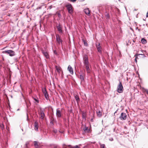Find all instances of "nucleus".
<instances>
[{"instance_id": "obj_1", "label": "nucleus", "mask_w": 148, "mask_h": 148, "mask_svg": "<svg viewBox=\"0 0 148 148\" xmlns=\"http://www.w3.org/2000/svg\"><path fill=\"white\" fill-rule=\"evenodd\" d=\"M65 7L66 8L68 13L72 14L73 13V8L72 5L69 3H68L65 5Z\"/></svg>"}, {"instance_id": "obj_2", "label": "nucleus", "mask_w": 148, "mask_h": 148, "mask_svg": "<svg viewBox=\"0 0 148 148\" xmlns=\"http://www.w3.org/2000/svg\"><path fill=\"white\" fill-rule=\"evenodd\" d=\"M117 91L119 93H122L123 91V87L120 81L119 82V83L117 87Z\"/></svg>"}, {"instance_id": "obj_3", "label": "nucleus", "mask_w": 148, "mask_h": 148, "mask_svg": "<svg viewBox=\"0 0 148 148\" xmlns=\"http://www.w3.org/2000/svg\"><path fill=\"white\" fill-rule=\"evenodd\" d=\"M3 53H7L10 56H13L15 55V52L12 50H9L3 51Z\"/></svg>"}, {"instance_id": "obj_4", "label": "nucleus", "mask_w": 148, "mask_h": 148, "mask_svg": "<svg viewBox=\"0 0 148 148\" xmlns=\"http://www.w3.org/2000/svg\"><path fill=\"white\" fill-rule=\"evenodd\" d=\"M84 59V64L85 66L88 65L89 64V62L88 61V57L86 55H85L83 57Z\"/></svg>"}, {"instance_id": "obj_5", "label": "nucleus", "mask_w": 148, "mask_h": 148, "mask_svg": "<svg viewBox=\"0 0 148 148\" xmlns=\"http://www.w3.org/2000/svg\"><path fill=\"white\" fill-rule=\"evenodd\" d=\"M41 52L44 56L47 59L49 58V55L48 52L47 51H44L43 50H42Z\"/></svg>"}, {"instance_id": "obj_6", "label": "nucleus", "mask_w": 148, "mask_h": 148, "mask_svg": "<svg viewBox=\"0 0 148 148\" xmlns=\"http://www.w3.org/2000/svg\"><path fill=\"white\" fill-rule=\"evenodd\" d=\"M127 118V115L125 113L122 112L119 117L120 119L122 120H125Z\"/></svg>"}, {"instance_id": "obj_7", "label": "nucleus", "mask_w": 148, "mask_h": 148, "mask_svg": "<svg viewBox=\"0 0 148 148\" xmlns=\"http://www.w3.org/2000/svg\"><path fill=\"white\" fill-rule=\"evenodd\" d=\"M56 40L57 42L59 44L60 43L62 44V40L60 38L59 35L57 34L56 35Z\"/></svg>"}, {"instance_id": "obj_8", "label": "nucleus", "mask_w": 148, "mask_h": 148, "mask_svg": "<svg viewBox=\"0 0 148 148\" xmlns=\"http://www.w3.org/2000/svg\"><path fill=\"white\" fill-rule=\"evenodd\" d=\"M38 123L36 121L34 123V129L36 131H38Z\"/></svg>"}, {"instance_id": "obj_9", "label": "nucleus", "mask_w": 148, "mask_h": 148, "mask_svg": "<svg viewBox=\"0 0 148 148\" xmlns=\"http://www.w3.org/2000/svg\"><path fill=\"white\" fill-rule=\"evenodd\" d=\"M56 114L57 117H60L61 116V112L58 109L56 110Z\"/></svg>"}, {"instance_id": "obj_10", "label": "nucleus", "mask_w": 148, "mask_h": 148, "mask_svg": "<svg viewBox=\"0 0 148 148\" xmlns=\"http://www.w3.org/2000/svg\"><path fill=\"white\" fill-rule=\"evenodd\" d=\"M58 30L60 33H62L63 32L62 30L61 26L60 24H58L56 26Z\"/></svg>"}, {"instance_id": "obj_11", "label": "nucleus", "mask_w": 148, "mask_h": 148, "mask_svg": "<svg viewBox=\"0 0 148 148\" xmlns=\"http://www.w3.org/2000/svg\"><path fill=\"white\" fill-rule=\"evenodd\" d=\"M140 56H141L142 57H144L145 56L144 54L138 53H136L134 56L135 57V58L137 57V59H138L140 58Z\"/></svg>"}, {"instance_id": "obj_12", "label": "nucleus", "mask_w": 148, "mask_h": 148, "mask_svg": "<svg viewBox=\"0 0 148 148\" xmlns=\"http://www.w3.org/2000/svg\"><path fill=\"white\" fill-rule=\"evenodd\" d=\"M83 130L86 133H89L91 132L90 129H88V127H86V126H85V127L84 128Z\"/></svg>"}, {"instance_id": "obj_13", "label": "nucleus", "mask_w": 148, "mask_h": 148, "mask_svg": "<svg viewBox=\"0 0 148 148\" xmlns=\"http://www.w3.org/2000/svg\"><path fill=\"white\" fill-rule=\"evenodd\" d=\"M68 70L69 71L70 73L73 75V68H72L71 66L70 65H69L68 67Z\"/></svg>"}, {"instance_id": "obj_14", "label": "nucleus", "mask_w": 148, "mask_h": 148, "mask_svg": "<svg viewBox=\"0 0 148 148\" xmlns=\"http://www.w3.org/2000/svg\"><path fill=\"white\" fill-rule=\"evenodd\" d=\"M86 69L88 73H90L91 72V70L89 68V65H85Z\"/></svg>"}, {"instance_id": "obj_15", "label": "nucleus", "mask_w": 148, "mask_h": 148, "mask_svg": "<svg viewBox=\"0 0 148 148\" xmlns=\"http://www.w3.org/2000/svg\"><path fill=\"white\" fill-rule=\"evenodd\" d=\"M84 12H85V14L87 15L88 16H90V11L88 8H86L84 9Z\"/></svg>"}, {"instance_id": "obj_16", "label": "nucleus", "mask_w": 148, "mask_h": 148, "mask_svg": "<svg viewBox=\"0 0 148 148\" xmlns=\"http://www.w3.org/2000/svg\"><path fill=\"white\" fill-rule=\"evenodd\" d=\"M40 118L42 119H44L45 116V114L43 111H40Z\"/></svg>"}, {"instance_id": "obj_17", "label": "nucleus", "mask_w": 148, "mask_h": 148, "mask_svg": "<svg viewBox=\"0 0 148 148\" xmlns=\"http://www.w3.org/2000/svg\"><path fill=\"white\" fill-rule=\"evenodd\" d=\"M74 95L75 99L77 103H78L80 101V99L79 96L75 94H74Z\"/></svg>"}, {"instance_id": "obj_18", "label": "nucleus", "mask_w": 148, "mask_h": 148, "mask_svg": "<svg viewBox=\"0 0 148 148\" xmlns=\"http://www.w3.org/2000/svg\"><path fill=\"white\" fill-rule=\"evenodd\" d=\"M86 112H82V118L83 120L85 121L86 120Z\"/></svg>"}, {"instance_id": "obj_19", "label": "nucleus", "mask_w": 148, "mask_h": 148, "mask_svg": "<svg viewBox=\"0 0 148 148\" xmlns=\"http://www.w3.org/2000/svg\"><path fill=\"white\" fill-rule=\"evenodd\" d=\"M97 114L98 116L99 117H101L102 116V112L99 110L97 111Z\"/></svg>"}, {"instance_id": "obj_20", "label": "nucleus", "mask_w": 148, "mask_h": 148, "mask_svg": "<svg viewBox=\"0 0 148 148\" xmlns=\"http://www.w3.org/2000/svg\"><path fill=\"white\" fill-rule=\"evenodd\" d=\"M32 98L35 101V103H39V99L38 97H33Z\"/></svg>"}, {"instance_id": "obj_21", "label": "nucleus", "mask_w": 148, "mask_h": 148, "mask_svg": "<svg viewBox=\"0 0 148 148\" xmlns=\"http://www.w3.org/2000/svg\"><path fill=\"white\" fill-rule=\"evenodd\" d=\"M34 146L36 148H38L39 146L38 144V142L36 141H34Z\"/></svg>"}, {"instance_id": "obj_22", "label": "nucleus", "mask_w": 148, "mask_h": 148, "mask_svg": "<svg viewBox=\"0 0 148 148\" xmlns=\"http://www.w3.org/2000/svg\"><path fill=\"white\" fill-rule=\"evenodd\" d=\"M141 43L143 44H145L147 43V40L144 38H142L141 39Z\"/></svg>"}, {"instance_id": "obj_23", "label": "nucleus", "mask_w": 148, "mask_h": 148, "mask_svg": "<svg viewBox=\"0 0 148 148\" xmlns=\"http://www.w3.org/2000/svg\"><path fill=\"white\" fill-rule=\"evenodd\" d=\"M55 68L56 70L57 71V72L60 73L61 71V68L60 67H58L57 66H56Z\"/></svg>"}, {"instance_id": "obj_24", "label": "nucleus", "mask_w": 148, "mask_h": 148, "mask_svg": "<svg viewBox=\"0 0 148 148\" xmlns=\"http://www.w3.org/2000/svg\"><path fill=\"white\" fill-rule=\"evenodd\" d=\"M43 94L44 95L46 99L47 100H48L49 99V95L47 92L44 93H43Z\"/></svg>"}, {"instance_id": "obj_25", "label": "nucleus", "mask_w": 148, "mask_h": 148, "mask_svg": "<svg viewBox=\"0 0 148 148\" xmlns=\"http://www.w3.org/2000/svg\"><path fill=\"white\" fill-rule=\"evenodd\" d=\"M69 148H79V147L77 145H76L74 146H72L69 145L68 146Z\"/></svg>"}, {"instance_id": "obj_26", "label": "nucleus", "mask_w": 148, "mask_h": 148, "mask_svg": "<svg viewBox=\"0 0 148 148\" xmlns=\"http://www.w3.org/2000/svg\"><path fill=\"white\" fill-rule=\"evenodd\" d=\"M82 40L83 41L84 43L85 46H88V44L86 40L84 39H82Z\"/></svg>"}, {"instance_id": "obj_27", "label": "nucleus", "mask_w": 148, "mask_h": 148, "mask_svg": "<svg viewBox=\"0 0 148 148\" xmlns=\"http://www.w3.org/2000/svg\"><path fill=\"white\" fill-rule=\"evenodd\" d=\"M79 78L81 80V81H82L84 80V75H79Z\"/></svg>"}, {"instance_id": "obj_28", "label": "nucleus", "mask_w": 148, "mask_h": 148, "mask_svg": "<svg viewBox=\"0 0 148 148\" xmlns=\"http://www.w3.org/2000/svg\"><path fill=\"white\" fill-rule=\"evenodd\" d=\"M42 92L43 93L47 92L46 90V88H45V87L43 88L42 87Z\"/></svg>"}, {"instance_id": "obj_29", "label": "nucleus", "mask_w": 148, "mask_h": 148, "mask_svg": "<svg viewBox=\"0 0 148 148\" xmlns=\"http://www.w3.org/2000/svg\"><path fill=\"white\" fill-rule=\"evenodd\" d=\"M99 145H100L101 148H106L105 144H102L101 143H99Z\"/></svg>"}, {"instance_id": "obj_30", "label": "nucleus", "mask_w": 148, "mask_h": 148, "mask_svg": "<svg viewBox=\"0 0 148 148\" xmlns=\"http://www.w3.org/2000/svg\"><path fill=\"white\" fill-rule=\"evenodd\" d=\"M97 49L98 50V51L100 53H101V47H97Z\"/></svg>"}, {"instance_id": "obj_31", "label": "nucleus", "mask_w": 148, "mask_h": 148, "mask_svg": "<svg viewBox=\"0 0 148 148\" xmlns=\"http://www.w3.org/2000/svg\"><path fill=\"white\" fill-rule=\"evenodd\" d=\"M143 91L144 92H145L148 95V89H143Z\"/></svg>"}, {"instance_id": "obj_32", "label": "nucleus", "mask_w": 148, "mask_h": 148, "mask_svg": "<svg viewBox=\"0 0 148 148\" xmlns=\"http://www.w3.org/2000/svg\"><path fill=\"white\" fill-rule=\"evenodd\" d=\"M50 123L51 125H53L54 124H53V120L52 119H51L50 120Z\"/></svg>"}, {"instance_id": "obj_33", "label": "nucleus", "mask_w": 148, "mask_h": 148, "mask_svg": "<svg viewBox=\"0 0 148 148\" xmlns=\"http://www.w3.org/2000/svg\"><path fill=\"white\" fill-rule=\"evenodd\" d=\"M106 18L107 19H109V18H110V15H109V14L108 13H107L106 15Z\"/></svg>"}, {"instance_id": "obj_34", "label": "nucleus", "mask_w": 148, "mask_h": 148, "mask_svg": "<svg viewBox=\"0 0 148 148\" xmlns=\"http://www.w3.org/2000/svg\"><path fill=\"white\" fill-rule=\"evenodd\" d=\"M57 13L58 14V16L60 18L61 17V15L59 12H57Z\"/></svg>"}, {"instance_id": "obj_35", "label": "nucleus", "mask_w": 148, "mask_h": 148, "mask_svg": "<svg viewBox=\"0 0 148 148\" xmlns=\"http://www.w3.org/2000/svg\"><path fill=\"white\" fill-rule=\"evenodd\" d=\"M68 1H70L71 2L74 3L76 2L77 0H68Z\"/></svg>"}, {"instance_id": "obj_36", "label": "nucleus", "mask_w": 148, "mask_h": 148, "mask_svg": "<svg viewBox=\"0 0 148 148\" xmlns=\"http://www.w3.org/2000/svg\"><path fill=\"white\" fill-rule=\"evenodd\" d=\"M96 47L97 48V47H100V43H98V45L96 44Z\"/></svg>"}, {"instance_id": "obj_37", "label": "nucleus", "mask_w": 148, "mask_h": 148, "mask_svg": "<svg viewBox=\"0 0 148 148\" xmlns=\"http://www.w3.org/2000/svg\"><path fill=\"white\" fill-rule=\"evenodd\" d=\"M0 126L2 129L4 128V125L3 124H1V125H0Z\"/></svg>"}, {"instance_id": "obj_38", "label": "nucleus", "mask_w": 148, "mask_h": 148, "mask_svg": "<svg viewBox=\"0 0 148 148\" xmlns=\"http://www.w3.org/2000/svg\"><path fill=\"white\" fill-rule=\"evenodd\" d=\"M93 118H92L91 119H90V121L91 122H93V119L94 118V114H93Z\"/></svg>"}, {"instance_id": "obj_39", "label": "nucleus", "mask_w": 148, "mask_h": 148, "mask_svg": "<svg viewBox=\"0 0 148 148\" xmlns=\"http://www.w3.org/2000/svg\"><path fill=\"white\" fill-rule=\"evenodd\" d=\"M53 53L54 54H55L56 55H58V53L56 51V50H54L53 51Z\"/></svg>"}, {"instance_id": "obj_40", "label": "nucleus", "mask_w": 148, "mask_h": 148, "mask_svg": "<svg viewBox=\"0 0 148 148\" xmlns=\"http://www.w3.org/2000/svg\"><path fill=\"white\" fill-rule=\"evenodd\" d=\"M52 8V5H51L49 7V9H51Z\"/></svg>"}, {"instance_id": "obj_41", "label": "nucleus", "mask_w": 148, "mask_h": 148, "mask_svg": "<svg viewBox=\"0 0 148 148\" xmlns=\"http://www.w3.org/2000/svg\"><path fill=\"white\" fill-rule=\"evenodd\" d=\"M137 57L135 58V62H137Z\"/></svg>"}, {"instance_id": "obj_42", "label": "nucleus", "mask_w": 148, "mask_h": 148, "mask_svg": "<svg viewBox=\"0 0 148 148\" xmlns=\"http://www.w3.org/2000/svg\"><path fill=\"white\" fill-rule=\"evenodd\" d=\"M64 145H65V144H64V145H63V148H66V147H64Z\"/></svg>"}, {"instance_id": "obj_43", "label": "nucleus", "mask_w": 148, "mask_h": 148, "mask_svg": "<svg viewBox=\"0 0 148 148\" xmlns=\"http://www.w3.org/2000/svg\"><path fill=\"white\" fill-rule=\"evenodd\" d=\"M110 140L111 141H112L113 140V138H112L111 139H110Z\"/></svg>"}, {"instance_id": "obj_44", "label": "nucleus", "mask_w": 148, "mask_h": 148, "mask_svg": "<svg viewBox=\"0 0 148 148\" xmlns=\"http://www.w3.org/2000/svg\"><path fill=\"white\" fill-rule=\"evenodd\" d=\"M3 60H4L3 57Z\"/></svg>"}, {"instance_id": "obj_45", "label": "nucleus", "mask_w": 148, "mask_h": 148, "mask_svg": "<svg viewBox=\"0 0 148 148\" xmlns=\"http://www.w3.org/2000/svg\"><path fill=\"white\" fill-rule=\"evenodd\" d=\"M85 147L86 146H84V147H83L82 148H85Z\"/></svg>"}, {"instance_id": "obj_46", "label": "nucleus", "mask_w": 148, "mask_h": 148, "mask_svg": "<svg viewBox=\"0 0 148 148\" xmlns=\"http://www.w3.org/2000/svg\"><path fill=\"white\" fill-rule=\"evenodd\" d=\"M54 148H56V147H54Z\"/></svg>"}]
</instances>
